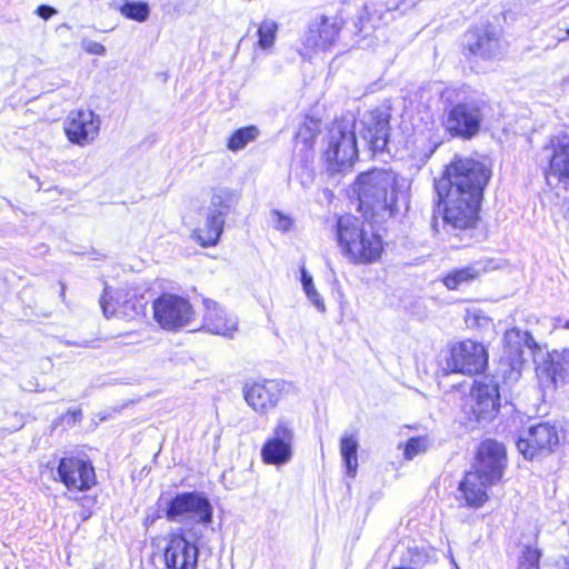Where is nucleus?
I'll list each match as a JSON object with an SVG mask.
<instances>
[{
  "label": "nucleus",
  "mask_w": 569,
  "mask_h": 569,
  "mask_svg": "<svg viewBox=\"0 0 569 569\" xmlns=\"http://www.w3.org/2000/svg\"><path fill=\"white\" fill-rule=\"evenodd\" d=\"M430 446V440L427 437H416L407 441L405 448V457L412 459L417 455L425 452Z\"/></svg>",
  "instance_id": "nucleus-34"
},
{
  "label": "nucleus",
  "mask_w": 569,
  "mask_h": 569,
  "mask_svg": "<svg viewBox=\"0 0 569 569\" xmlns=\"http://www.w3.org/2000/svg\"><path fill=\"white\" fill-rule=\"evenodd\" d=\"M411 563H412V565H415V566H417V567H418V566H420V565H422V555H421L419 551H417V552L412 556V558H411Z\"/></svg>",
  "instance_id": "nucleus-42"
},
{
  "label": "nucleus",
  "mask_w": 569,
  "mask_h": 569,
  "mask_svg": "<svg viewBox=\"0 0 569 569\" xmlns=\"http://www.w3.org/2000/svg\"><path fill=\"white\" fill-rule=\"evenodd\" d=\"M390 114L379 109L368 111L360 120V137L373 153L386 149L390 136Z\"/></svg>",
  "instance_id": "nucleus-19"
},
{
  "label": "nucleus",
  "mask_w": 569,
  "mask_h": 569,
  "mask_svg": "<svg viewBox=\"0 0 569 569\" xmlns=\"http://www.w3.org/2000/svg\"><path fill=\"white\" fill-rule=\"evenodd\" d=\"M563 328L569 329V320L565 321L563 325H561Z\"/></svg>",
  "instance_id": "nucleus-46"
},
{
  "label": "nucleus",
  "mask_w": 569,
  "mask_h": 569,
  "mask_svg": "<svg viewBox=\"0 0 569 569\" xmlns=\"http://www.w3.org/2000/svg\"><path fill=\"white\" fill-rule=\"evenodd\" d=\"M120 12L128 19L143 22L149 18L150 8L143 1H124L120 8Z\"/></svg>",
  "instance_id": "nucleus-31"
},
{
  "label": "nucleus",
  "mask_w": 569,
  "mask_h": 569,
  "mask_svg": "<svg viewBox=\"0 0 569 569\" xmlns=\"http://www.w3.org/2000/svg\"><path fill=\"white\" fill-rule=\"evenodd\" d=\"M199 548L182 535L170 536L164 549L167 569H197Z\"/></svg>",
  "instance_id": "nucleus-22"
},
{
  "label": "nucleus",
  "mask_w": 569,
  "mask_h": 569,
  "mask_svg": "<svg viewBox=\"0 0 569 569\" xmlns=\"http://www.w3.org/2000/svg\"><path fill=\"white\" fill-rule=\"evenodd\" d=\"M503 340L505 355L508 357L512 369H520L528 358H532L537 369L538 362H542V357H546V353L528 331L512 328L506 331Z\"/></svg>",
  "instance_id": "nucleus-17"
},
{
  "label": "nucleus",
  "mask_w": 569,
  "mask_h": 569,
  "mask_svg": "<svg viewBox=\"0 0 569 569\" xmlns=\"http://www.w3.org/2000/svg\"><path fill=\"white\" fill-rule=\"evenodd\" d=\"M323 158L331 173L349 169L358 158L353 122H335L326 138Z\"/></svg>",
  "instance_id": "nucleus-7"
},
{
  "label": "nucleus",
  "mask_w": 569,
  "mask_h": 569,
  "mask_svg": "<svg viewBox=\"0 0 569 569\" xmlns=\"http://www.w3.org/2000/svg\"><path fill=\"white\" fill-rule=\"evenodd\" d=\"M565 569H569V560L568 559L565 560Z\"/></svg>",
  "instance_id": "nucleus-47"
},
{
  "label": "nucleus",
  "mask_w": 569,
  "mask_h": 569,
  "mask_svg": "<svg viewBox=\"0 0 569 569\" xmlns=\"http://www.w3.org/2000/svg\"><path fill=\"white\" fill-rule=\"evenodd\" d=\"M259 136L256 126H248L236 130L228 140V149L231 151L242 150L249 142L254 141Z\"/></svg>",
  "instance_id": "nucleus-30"
},
{
  "label": "nucleus",
  "mask_w": 569,
  "mask_h": 569,
  "mask_svg": "<svg viewBox=\"0 0 569 569\" xmlns=\"http://www.w3.org/2000/svg\"><path fill=\"white\" fill-rule=\"evenodd\" d=\"M100 118L92 110H77L70 112L64 131L68 139L76 144L86 146L98 136Z\"/></svg>",
  "instance_id": "nucleus-21"
},
{
  "label": "nucleus",
  "mask_w": 569,
  "mask_h": 569,
  "mask_svg": "<svg viewBox=\"0 0 569 569\" xmlns=\"http://www.w3.org/2000/svg\"><path fill=\"white\" fill-rule=\"evenodd\" d=\"M568 39H569V27L566 30H563L562 34L557 36L558 42H562V41H566Z\"/></svg>",
  "instance_id": "nucleus-43"
},
{
  "label": "nucleus",
  "mask_w": 569,
  "mask_h": 569,
  "mask_svg": "<svg viewBox=\"0 0 569 569\" xmlns=\"http://www.w3.org/2000/svg\"><path fill=\"white\" fill-rule=\"evenodd\" d=\"M490 171L470 158H455L435 182L439 204L443 203L442 223L452 230L473 228Z\"/></svg>",
  "instance_id": "nucleus-1"
},
{
  "label": "nucleus",
  "mask_w": 569,
  "mask_h": 569,
  "mask_svg": "<svg viewBox=\"0 0 569 569\" xmlns=\"http://www.w3.org/2000/svg\"><path fill=\"white\" fill-rule=\"evenodd\" d=\"M274 214L277 216L276 228L281 231H288L292 224L291 219L287 216L281 214L279 211H276Z\"/></svg>",
  "instance_id": "nucleus-38"
},
{
  "label": "nucleus",
  "mask_w": 569,
  "mask_h": 569,
  "mask_svg": "<svg viewBox=\"0 0 569 569\" xmlns=\"http://www.w3.org/2000/svg\"><path fill=\"white\" fill-rule=\"evenodd\" d=\"M247 403L256 411L262 412L273 408L281 395V382L278 380H264L262 382L247 383L243 388Z\"/></svg>",
  "instance_id": "nucleus-25"
},
{
  "label": "nucleus",
  "mask_w": 569,
  "mask_h": 569,
  "mask_svg": "<svg viewBox=\"0 0 569 569\" xmlns=\"http://www.w3.org/2000/svg\"><path fill=\"white\" fill-rule=\"evenodd\" d=\"M202 303L204 307L202 328L212 335L232 338L233 333L238 330L237 317L232 313H228L214 300L204 298Z\"/></svg>",
  "instance_id": "nucleus-24"
},
{
  "label": "nucleus",
  "mask_w": 569,
  "mask_h": 569,
  "mask_svg": "<svg viewBox=\"0 0 569 569\" xmlns=\"http://www.w3.org/2000/svg\"><path fill=\"white\" fill-rule=\"evenodd\" d=\"M462 48L468 59H495L501 53L500 32L491 23L477 24L465 32Z\"/></svg>",
  "instance_id": "nucleus-10"
},
{
  "label": "nucleus",
  "mask_w": 569,
  "mask_h": 569,
  "mask_svg": "<svg viewBox=\"0 0 569 569\" xmlns=\"http://www.w3.org/2000/svg\"><path fill=\"white\" fill-rule=\"evenodd\" d=\"M239 201L236 191L228 188H218L213 191L208 207L207 219L202 227L194 230L200 246H216L222 234L226 217L232 212Z\"/></svg>",
  "instance_id": "nucleus-8"
},
{
  "label": "nucleus",
  "mask_w": 569,
  "mask_h": 569,
  "mask_svg": "<svg viewBox=\"0 0 569 569\" xmlns=\"http://www.w3.org/2000/svg\"><path fill=\"white\" fill-rule=\"evenodd\" d=\"M64 418H70V422L76 423L81 420L82 411L80 409H69L67 413L60 418V420H63Z\"/></svg>",
  "instance_id": "nucleus-40"
},
{
  "label": "nucleus",
  "mask_w": 569,
  "mask_h": 569,
  "mask_svg": "<svg viewBox=\"0 0 569 569\" xmlns=\"http://www.w3.org/2000/svg\"><path fill=\"white\" fill-rule=\"evenodd\" d=\"M164 512L169 521H182L184 518L203 525L212 521V506L209 499L198 491L177 493L167 502Z\"/></svg>",
  "instance_id": "nucleus-11"
},
{
  "label": "nucleus",
  "mask_w": 569,
  "mask_h": 569,
  "mask_svg": "<svg viewBox=\"0 0 569 569\" xmlns=\"http://www.w3.org/2000/svg\"><path fill=\"white\" fill-rule=\"evenodd\" d=\"M546 178L549 183L551 179L569 182V138L567 136L557 137L553 142V153Z\"/></svg>",
  "instance_id": "nucleus-26"
},
{
  "label": "nucleus",
  "mask_w": 569,
  "mask_h": 569,
  "mask_svg": "<svg viewBox=\"0 0 569 569\" xmlns=\"http://www.w3.org/2000/svg\"><path fill=\"white\" fill-rule=\"evenodd\" d=\"M57 10L49 4H40L36 9V13L43 20H49L52 16L57 14Z\"/></svg>",
  "instance_id": "nucleus-37"
},
{
  "label": "nucleus",
  "mask_w": 569,
  "mask_h": 569,
  "mask_svg": "<svg viewBox=\"0 0 569 569\" xmlns=\"http://www.w3.org/2000/svg\"><path fill=\"white\" fill-rule=\"evenodd\" d=\"M487 102L480 98H466L445 106L442 126L452 138L471 140L481 129Z\"/></svg>",
  "instance_id": "nucleus-6"
},
{
  "label": "nucleus",
  "mask_w": 569,
  "mask_h": 569,
  "mask_svg": "<svg viewBox=\"0 0 569 569\" xmlns=\"http://www.w3.org/2000/svg\"><path fill=\"white\" fill-rule=\"evenodd\" d=\"M432 228L436 232H438V218L436 216L432 217Z\"/></svg>",
  "instance_id": "nucleus-45"
},
{
  "label": "nucleus",
  "mask_w": 569,
  "mask_h": 569,
  "mask_svg": "<svg viewBox=\"0 0 569 569\" xmlns=\"http://www.w3.org/2000/svg\"><path fill=\"white\" fill-rule=\"evenodd\" d=\"M81 46L86 52L91 54L103 56L106 53V47L100 42L83 40Z\"/></svg>",
  "instance_id": "nucleus-36"
},
{
  "label": "nucleus",
  "mask_w": 569,
  "mask_h": 569,
  "mask_svg": "<svg viewBox=\"0 0 569 569\" xmlns=\"http://www.w3.org/2000/svg\"><path fill=\"white\" fill-rule=\"evenodd\" d=\"M541 550L526 546L518 561V569H540Z\"/></svg>",
  "instance_id": "nucleus-33"
},
{
  "label": "nucleus",
  "mask_w": 569,
  "mask_h": 569,
  "mask_svg": "<svg viewBox=\"0 0 569 569\" xmlns=\"http://www.w3.org/2000/svg\"><path fill=\"white\" fill-rule=\"evenodd\" d=\"M309 301L319 310V311H325L326 310V306H325V302L323 300L321 299L319 292L316 290L313 292H311L310 295L307 296Z\"/></svg>",
  "instance_id": "nucleus-39"
},
{
  "label": "nucleus",
  "mask_w": 569,
  "mask_h": 569,
  "mask_svg": "<svg viewBox=\"0 0 569 569\" xmlns=\"http://www.w3.org/2000/svg\"><path fill=\"white\" fill-rule=\"evenodd\" d=\"M341 27V19L337 17L318 16L309 23L303 43L313 50H327L336 41Z\"/></svg>",
  "instance_id": "nucleus-23"
},
{
  "label": "nucleus",
  "mask_w": 569,
  "mask_h": 569,
  "mask_svg": "<svg viewBox=\"0 0 569 569\" xmlns=\"http://www.w3.org/2000/svg\"><path fill=\"white\" fill-rule=\"evenodd\" d=\"M558 445V430L549 422L530 426L516 442L518 451L529 460L550 455Z\"/></svg>",
  "instance_id": "nucleus-12"
},
{
  "label": "nucleus",
  "mask_w": 569,
  "mask_h": 569,
  "mask_svg": "<svg viewBox=\"0 0 569 569\" xmlns=\"http://www.w3.org/2000/svg\"><path fill=\"white\" fill-rule=\"evenodd\" d=\"M303 290L306 292V295H310L311 292L316 291V288H315V284L312 283L311 287H303Z\"/></svg>",
  "instance_id": "nucleus-44"
},
{
  "label": "nucleus",
  "mask_w": 569,
  "mask_h": 569,
  "mask_svg": "<svg viewBox=\"0 0 569 569\" xmlns=\"http://www.w3.org/2000/svg\"><path fill=\"white\" fill-rule=\"evenodd\" d=\"M359 442L353 433H345L340 440V453L346 466V472L349 477H355L358 468Z\"/></svg>",
  "instance_id": "nucleus-29"
},
{
  "label": "nucleus",
  "mask_w": 569,
  "mask_h": 569,
  "mask_svg": "<svg viewBox=\"0 0 569 569\" xmlns=\"http://www.w3.org/2000/svg\"><path fill=\"white\" fill-rule=\"evenodd\" d=\"M407 189V180L386 168L361 172L352 186L359 211L375 222L392 218L398 212V202L406 198Z\"/></svg>",
  "instance_id": "nucleus-2"
},
{
  "label": "nucleus",
  "mask_w": 569,
  "mask_h": 569,
  "mask_svg": "<svg viewBox=\"0 0 569 569\" xmlns=\"http://www.w3.org/2000/svg\"><path fill=\"white\" fill-rule=\"evenodd\" d=\"M337 240L343 254L353 263H371L382 251L381 238L372 227L367 229L362 220L351 214L338 219Z\"/></svg>",
  "instance_id": "nucleus-4"
},
{
  "label": "nucleus",
  "mask_w": 569,
  "mask_h": 569,
  "mask_svg": "<svg viewBox=\"0 0 569 569\" xmlns=\"http://www.w3.org/2000/svg\"><path fill=\"white\" fill-rule=\"evenodd\" d=\"M407 6L399 0H389L386 4H380L373 8L372 12L368 11L367 21L371 23L372 28H378L380 24H387L396 19V11L405 12Z\"/></svg>",
  "instance_id": "nucleus-28"
},
{
  "label": "nucleus",
  "mask_w": 569,
  "mask_h": 569,
  "mask_svg": "<svg viewBox=\"0 0 569 569\" xmlns=\"http://www.w3.org/2000/svg\"><path fill=\"white\" fill-rule=\"evenodd\" d=\"M538 363L537 378L542 388L556 389L569 383V348L547 352Z\"/></svg>",
  "instance_id": "nucleus-18"
},
{
  "label": "nucleus",
  "mask_w": 569,
  "mask_h": 569,
  "mask_svg": "<svg viewBox=\"0 0 569 569\" xmlns=\"http://www.w3.org/2000/svg\"><path fill=\"white\" fill-rule=\"evenodd\" d=\"M337 240L343 254L353 263H371L382 251L381 238L372 227L367 229L362 220L351 214L338 219Z\"/></svg>",
  "instance_id": "nucleus-5"
},
{
  "label": "nucleus",
  "mask_w": 569,
  "mask_h": 569,
  "mask_svg": "<svg viewBox=\"0 0 569 569\" xmlns=\"http://www.w3.org/2000/svg\"><path fill=\"white\" fill-rule=\"evenodd\" d=\"M56 470L54 479L63 483L68 490L87 491L97 483L94 468L89 459L63 457Z\"/></svg>",
  "instance_id": "nucleus-16"
},
{
  "label": "nucleus",
  "mask_w": 569,
  "mask_h": 569,
  "mask_svg": "<svg viewBox=\"0 0 569 569\" xmlns=\"http://www.w3.org/2000/svg\"><path fill=\"white\" fill-rule=\"evenodd\" d=\"M156 321L167 330L188 326L194 317L190 302L180 296L163 293L152 305Z\"/></svg>",
  "instance_id": "nucleus-13"
},
{
  "label": "nucleus",
  "mask_w": 569,
  "mask_h": 569,
  "mask_svg": "<svg viewBox=\"0 0 569 569\" xmlns=\"http://www.w3.org/2000/svg\"><path fill=\"white\" fill-rule=\"evenodd\" d=\"M300 169L301 171L297 172L296 176L299 178L301 186L308 188L315 180V170L307 162H305Z\"/></svg>",
  "instance_id": "nucleus-35"
},
{
  "label": "nucleus",
  "mask_w": 569,
  "mask_h": 569,
  "mask_svg": "<svg viewBox=\"0 0 569 569\" xmlns=\"http://www.w3.org/2000/svg\"><path fill=\"white\" fill-rule=\"evenodd\" d=\"M99 303L106 318L118 316L127 320H132L144 315L148 302L143 296L130 292L123 295L117 293V299L114 300L108 288H104Z\"/></svg>",
  "instance_id": "nucleus-20"
},
{
  "label": "nucleus",
  "mask_w": 569,
  "mask_h": 569,
  "mask_svg": "<svg viewBox=\"0 0 569 569\" xmlns=\"http://www.w3.org/2000/svg\"><path fill=\"white\" fill-rule=\"evenodd\" d=\"M499 386L493 378L475 380L469 395L470 413L478 422L491 421L500 408Z\"/></svg>",
  "instance_id": "nucleus-14"
},
{
  "label": "nucleus",
  "mask_w": 569,
  "mask_h": 569,
  "mask_svg": "<svg viewBox=\"0 0 569 569\" xmlns=\"http://www.w3.org/2000/svg\"><path fill=\"white\" fill-rule=\"evenodd\" d=\"M301 283L302 287H311L313 283L312 276L307 271L305 267L301 268Z\"/></svg>",
  "instance_id": "nucleus-41"
},
{
  "label": "nucleus",
  "mask_w": 569,
  "mask_h": 569,
  "mask_svg": "<svg viewBox=\"0 0 569 569\" xmlns=\"http://www.w3.org/2000/svg\"><path fill=\"white\" fill-rule=\"evenodd\" d=\"M278 24L269 19L263 20L258 28V46L261 49H270L276 40Z\"/></svg>",
  "instance_id": "nucleus-32"
},
{
  "label": "nucleus",
  "mask_w": 569,
  "mask_h": 569,
  "mask_svg": "<svg viewBox=\"0 0 569 569\" xmlns=\"http://www.w3.org/2000/svg\"><path fill=\"white\" fill-rule=\"evenodd\" d=\"M480 276V269L476 264L456 268L442 278V283L449 290H459L462 286L469 284Z\"/></svg>",
  "instance_id": "nucleus-27"
},
{
  "label": "nucleus",
  "mask_w": 569,
  "mask_h": 569,
  "mask_svg": "<svg viewBox=\"0 0 569 569\" xmlns=\"http://www.w3.org/2000/svg\"><path fill=\"white\" fill-rule=\"evenodd\" d=\"M488 365V353L482 343L465 340L450 348L443 370L448 373L476 375Z\"/></svg>",
  "instance_id": "nucleus-9"
},
{
  "label": "nucleus",
  "mask_w": 569,
  "mask_h": 569,
  "mask_svg": "<svg viewBox=\"0 0 569 569\" xmlns=\"http://www.w3.org/2000/svg\"><path fill=\"white\" fill-rule=\"evenodd\" d=\"M295 430L292 422L279 419L271 436L261 448V459L266 465L282 466L288 463L293 455Z\"/></svg>",
  "instance_id": "nucleus-15"
},
{
  "label": "nucleus",
  "mask_w": 569,
  "mask_h": 569,
  "mask_svg": "<svg viewBox=\"0 0 569 569\" xmlns=\"http://www.w3.org/2000/svg\"><path fill=\"white\" fill-rule=\"evenodd\" d=\"M61 296H64V286H61Z\"/></svg>",
  "instance_id": "nucleus-48"
},
{
  "label": "nucleus",
  "mask_w": 569,
  "mask_h": 569,
  "mask_svg": "<svg viewBox=\"0 0 569 569\" xmlns=\"http://www.w3.org/2000/svg\"><path fill=\"white\" fill-rule=\"evenodd\" d=\"M506 466L503 443L493 439L483 440L477 451L475 470L467 472L459 485L466 506L481 507L488 500V487L501 480Z\"/></svg>",
  "instance_id": "nucleus-3"
}]
</instances>
